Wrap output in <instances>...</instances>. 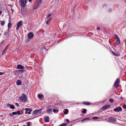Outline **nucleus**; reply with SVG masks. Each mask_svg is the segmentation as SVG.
<instances>
[{
	"mask_svg": "<svg viewBox=\"0 0 126 126\" xmlns=\"http://www.w3.org/2000/svg\"><path fill=\"white\" fill-rule=\"evenodd\" d=\"M51 15V14H49L48 15V16L47 18H48V17H49V16H50Z\"/></svg>",
	"mask_w": 126,
	"mask_h": 126,
	"instance_id": "e433bc0d",
	"label": "nucleus"
},
{
	"mask_svg": "<svg viewBox=\"0 0 126 126\" xmlns=\"http://www.w3.org/2000/svg\"><path fill=\"white\" fill-rule=\"evenodd\" d=\"M7 106L8 107H10V108L13 109H15V107L14 105H12L10 104H8Z\"/></svg>",
	"mask_w": 126,
	"mask_h": 126,
	"instance_id": "dca6fc26",
	"label": "nucleus"
},
{
	"mask_svg": "<svg viewBox=\"0 0 126 126\" xmlns=\"http://www.w3.org/2000/svg\"><path fill=\"white\" fill-rule=\"evenodd\" d=\"M115 41L116 44L118 45L120 43V40L118 36L116 35H115Z\"/></svg>",
	"mask_w": 126,
	"mask_h": 126,
	"instance_id": "39448f33",
	"label": "nucleus"
},
{
	"mask_svg": "<svg viewBox=\"0 0 126 126\" xmlns=\"http://www.w3.org/2000/svg\"><path fill=\"white\" fill-rule=\"evenodd\" d=\"M112 11V9H109V10H108V11L109 12H111Z\"/></svg>",
	"mask_w": 126,
	"mask_h": 126,
	"instance_id": "58836bf2",
	"label": "nucleus"
},
{
	"mask_svg": "<svg viewBox=\"0 0 126 126\" xmlns=\"http://www.w3.org/2000/svg\"><path fill=\"white\" fill-rule=\"evenodd\" d=\"M16 84L18 85H20L21 84V81L19 80H18L16 81Z\"/></svg>",
	"mask_w": 126,
	"mask_h": 126,
	"instance_id": "f3484780",
	"label": "nucleus"
},
{
	"mask_svg": "<svg viewBox=\"0 0 126 126\" xmlns=\"http://www.w3.org/2000/svg\"><path fill=\"white\" fill-rule=\"evenodd\" d=\"M12 114L13 115H16V112H12Z\"/></svg>",
	"mask_w": 126,
	"mask_h": 126,
	"instance_id": "72a5a7b5",
	"label": "nucleus"
},
{
	"mask_svg": "<svg viewBox=\"0 0 126 126\" xmlns=\"http://www.w3.org/2000/svg\"><path fill=\"white\" fill-rule=\"evenodd\" d=\"M19 0L21 2L20 5L21 6L23 7H25L26 4L24 2L25 0Z\"/></svg>",
	"mask_w": 126,
	"mask_h": 126,
	"instance_id": "0eeeda50",
	"label": "nucleus"
},
{
	"mask_svg": "<svg viewBox=\"0 0 126 126\" xmlns=\"http://www.w3.org/2000/svg\"><path fill=\"white\" fill-rule=\"evenodd\" d=\"M0 22L2 26H3L4 25L5 21H0Z\"/></svg>",
	"mask_w": 126,
	"mask_h": 126,
	"instance_id": "b1692460",
	"label": "nucleus"
},
{
	"mask_svg": "<svg viewBox=\"0 0 126 126\" xmlns=\"http://www.w3.org/2000/svg\"><path fill=\"white\" fill-rule=\"evenodd\" d=\"M116 118L112 117H110L109 119V120L110 122H116Z\"/></svg>",
	"mask_w": 126,
	"mask_h": 126,
	"instance_id": "1a4fd4ad",
	"label": "nucleus"
},
{
	"mask_svg": "<svg viewBox=\"0 0 126 126\" xmlns=\"http://www.w3.org/2000/svg\"><path fill=\"white\" fill-rule=\"evenodd\" d=\"M90 120L89 118L88 117L85 118H84L82 120H81V122H83L84 121H85L86 120Z\"/></svg>",
	"mask_w": 126,
	"mask_h": 126,
	"instance_id": "aec40b11",
	"label": "nucleus"
},
{
	"mask_svg": "<svg viewBox=\"0 0 126 126\" xmlns=\"http://www.w3.org/2000/svg\"><path fill=\"white\" fill-rule=\"evenodd\" d=\"M83 103L85 105H89L90 104V102H83Z\"/></svg>",
	"mask_w": 126,
	"mask_h": 126,
	"instance_id": "5701e85b",
	"label": "nucleus"
},
{
	"mask_svg": "<svg viewBox=\"0 0 126 126\" xmlns=\"http://www.w3.org/2000/svg\"><path fill=\"white\" fill-rule=\"evenodd\" d=\"M44 119L45 122H48L49 121V118L48 116L45 117L44 118Z\"/></svg>",
	"mask_w": 126,
	"mask_h": 126,
	"instance_id": "9b49d317",
	"label": "nucleus"
},
{
	"mask_svg": "<svg viewBox=\"0 0 126 126\" xmlns=\"http://www.w3.org/2000/svg\"><path fill=\"white\" fill-rule=\"evenodd\" d=\"M42 2V0H37L34 4V9H36L40 5Z\"/></svg>",
	"mask_w": 126,
	"mask_h": 126,
	"instance_id": "f03ea898",
	"label": "nucleus"
},
{
	"mask_svg": "<svg viewBox=\"0 0 126 126\" xmlns=\"http://www.w3.org/2000/svg\"><path fill=\"white\" fill-rule=\"evenodd\" d=\"M5 74V72H0V75H2Z\"/></svg>",
	"mask_w": 126,
	"mask_h": 126,
	"instance_id": "2f4dec72",
	"label": "nucleus"
},
{
	"mask_svg": "<svg viewBox=\"0 0 126 126\" xmlns=\"http://www.w3.org/2000/svg\"><path fill=\"white\" fill-rule=\"evenodd\" d=\"M28 2V0H25L24 2L26 3H27Z\"/></svg>",
	"mask_w": 126,
	"mask_h": 126,
	"instance_id": "79ce46f5",
	"label": "nucleus"
},
{
	"mask_svg": "<svg viewBox=\"0 0 126 126\" xmlns=\"http://www.w3.org/2000/svg\"><path fill=\"white\" fill-rule=\"evenodd\" d=\"M19 99L22 102H25L27 100V98L24 94L22 93Z\"/></svg>",
	"mask_w": 126,
	"mask_h": 126,
	"instance_id": "f257e3e1",
	"label": "nucleus"
},
{
	"mask_svg": "<svg viewBox=\"0 0 126 126\" xmlns=\"http://www.w3.org/2000/svg\"><path fill=\"white\" fill-rule=\"evenodd\" d=\"M2 13V12L1 11H0V15Z\"/></svg>",
	"mask_w": 126,
	"mask_h": 126,
	"instance_id": "49530a36",
	"label": "nucleus"
},
{
	"mask_svg": "<svg viewBox=\"0 0 126 126\" xmlns=\"http://www.w3.org/2000/svg\"><path fill=\"white\" fill-rule=\"evenodd\" d=\"M23 25L22 21H20L17 23L16 27V30H18L19 27Z\"/></svg>",
	"mask_w": 126,
	"mask_h": 126,
	"instance_id": "20e7f679",
	"label": "nucleus"
},
{
	"mask_svg": "<svg viewBox=\"0 0 126 126\" xmlns=\"http://www.w3.org/2000/svg\"><path fill=\"white\" fill-rule=\"evenodd\" d=\"M24 67L18 64L17 65V67L16 68L17 69H23L24 68Z\"/></svg>",
	"mask_w": 126,
	"mask_h": 126,
	"instance_id": "ddd939ff",
	"label": "nucleus"
},
{
	"mask_svg": "<svg viewBox=\"0 0 126 126\" xmlns=\"http://www.w3.org/2000/svg\"><path fill=\"white\" fill-rule=\"evenodd\" d=\"M52 111V110L51 109H49L48 110H47V113L48 114H49L51 113Z\"/></svg>",
	"mask_w": 126,
	"mask_h": 126,
	"instance_id": "a211bd4d",
	"label": "nucleus"
},
{
	"mask_svg": "<svg viewBox=\"0 0 126 126\" xmlns=\"http://www.w3.org/2000/svg\"><path fill=\"white\" fill-rule=\"evenodd\" d=\"M64 121L65 122H67L69 123V120L68 119H66V120H64Z\"/></svg>",
	"mask_w": 126,
	"mask_h": 126,
	"instance_id": "473e14b6",
	"label": "nucleus"
},
{
	"mask_svg": "<svg viewBox=\"0 0 126 126\" xmlns=\"http://www.w3.org/2000/svg\"><path fill=\"white\" fill-rule=\"evenodd\" d=\"M34 36L33 34L31 32L29 33L28 34V37L29 38H32Z\"/></svg>",
	"mask_w": 126,
	"mask_h": 126,
	"instance_id": "f8f14e48",
	"label": "nucleus"
},
{
	"mask_svg": "<svg viewBox=\"0 0 126 126\" xmlns=\"http://www.w3.org/2000/svg\"><path fill=\"white\" fill-rule=\"evenodd\" d=\"M9 115L11 117L13 116V115L12 114V113H10L9 114Z\"/></svg>",
	"mask_w": 126,
	"mask_h": 126,
	"instance_id": "c9c22d12",
	"label": "nucleus"
},
{
	"mask_svg": "<svg viewBox=\"0 0 126 126\" xmlns=\"http://www.w3.org/2000/svg\"><path fill=\"white\" fill-rule=\"evenodd\" d=\"M119 83V80L118 79H117L115 80L114 82V87L116 88L118 87Z\"/></svg>",
	"mask_w": 126,
	"mask_h": 126,
	"instance_id": "7ed1b4c3",
	"label": "nucleus"
},
{
	"mask_svg": "<svg viewBox=\"0 0 126 126\" xmlns=\"http://www.w3.org/2000/svg\"><path fill=\"white\" fill-rule=\"evenodd\" d=\"M51 18H49L48 20H47V22H46V23L47 24H48V23H49V22L50 21V20L51 19Z\"/></svg>",
	"mask_w": 126,
	"mask_h": 126,
	"instance_id": "a878e982",
	"label": "nucleus"
},
{
	"mask_svg": "<svg viewBox=\"0 0 126 126\" xmlns=\"http://www.w3.org/2000/svg\"><path fill=\"white\" fill-rule=\"evenodd\" d=\"M38 96L39 99H41L43 97V95L39 94H38Z\"/></svg>",
	"mask_w": 126,
	"mask_h": 126,
	"instance_id": "412c9836",
	"label": "nucleus"
},
{
	"mask_svg": "<svg viewBox=\"0 0 126 126\" xmlns=\"http://www.w3.org/2000/svg\"><path fill=\"white\" fill-rule=\"evenodd\" d=\"M69 112V111L68 109H65V111L64 113V114H67Z\"/></svg>",
	"mask_w": 126,
	"mask_h": 126,
	"instance_id": "6ab92c4d",
	"label": "nucleus"
},
{
	"mask_svg": "<svg viewBox=\"0 0 126 126\" xmlns=\"http://www.w3.org/2000/svg\"><path fill=\"white\" fill-rule=\"evenodd\" d=\"M12 11H14L13 10H12Z\"/></svg>",
	"mask_w": 126,
	"mask_h": 126,
	"instance_id": "603ef678",
	"label": "nucleus"
},
{
	"mask_svg": "<svg viewBox=\"0 0 126 126\" xmlns=\"http://www.w3.org/2000/svg\"><path fill=\"white\" fill-rule=\"evenodd\" d=\"M26 111H27L28 112V113L30 114L31 113V112L32 111V110L31 109L26 108L25 109Z\"/></svg>",
	"mask_w": 126,
	"mask_h": 126,
	"instance_id": "9d476101",
	"label": "nucleus"
},
{
	"mask_svg": "<svg viewBox=\"0 0 126 126\" xmlns=\"http://www.w3.org/2000/svg\"><path fill=\"white\" fill-rule=\"evenodd\" d=\"M66 124L65 123H63V126H66Z\"/></svg>",
	"mask_w": 126,
	"mask_h": 126,
	"instance_id": "37998d69",
	"label": "nucleus"
},
{
	"mask_svg": "<svg viewBox=\"0 0 126 126\" xmlns=\"http://www.w3.org/2000/svg\"><path fill=\"white\" fill-rule=\"evenodd\" d=\"M27 113H28V112L27 111H26V112H25V114H26Z\"/></svg>",
	"mask_w": 126,
	"mask_h": 126,
	"instance_id": "a18cd8bd",
	"label": "nucleus"
},
{
	"mask_svg": "<svg viewBox=\"0 0 126 126\" xmlns=\"http://www.w3.org/2000/svg\"><path fill=\"white\" fill-rule=\"evenodd\" d=\"M11 24L10 23H9L8 24V28H9L11 27Z\"/></svg>",
	"mask_w": 126,
	"mask_h": 126,
	"instance_id": "bb28decb",
	"label": "nucleus"
},
{
	"mask_svg": "<svg viewBox=\"0 0 126 126\" xmlns=\"http://www.w3.org/2000/svg\"><path fill=\"white\" fill-rule=\"evenodd\" d=\"M16 112V114H18L19 115L20 114V112L19 111H17Z\"/></svg>",
	"mask_w": 126,
	"mask_h": 126,
	"instance_id": "c85d7f7f",
	"label": "nucleus"
},
{
	"mask_svg": "<svg viewBox=\"0 0 126 126\" xmlns=\"http://www.w3.org/2000/svg\"><path fill=\"white\" fill-rule=\"evenodd\" d=\"M59 126H63V124H61Z\"/></svg>",
	"mask_w": 126,
	"mask_h": 126,
	"instance_id": "de8ad7c7",
	"label": "nucleus"
},
{
	"mask_svg": "<svg viewBox=\"0 0 126 126\" xmlns=\"http://www.w3.org/2000/svg\"><path fill=\"white\" fill-rule=\"evenodd\" d=\"M9 44L4 49L3 51L2 54V55H3L4 53L6 51L7 49L8 48V47L9 46Z\"/></svg>",
	"mask_w": 126,
	"mask_h": 126,
	"instance_id": "4468645a",
	"label": "nucleus"
},
{
	"mask_svg": "<svg viewBox=\"0 0 126 126\" xmlns=\"http://www.w3.org/2000/svg\"><path fill=\"white\" fill-rule=\"evenodd\" d=\"M123 108L124 109L126 108V105H123Z\"/></svg>",
	"mask_w": 126,
	"mask_h": 126,
	"instance_id": "f704fd0d",
	"label": "nucleus"
},
{
	"mask_svg": "<svg viewBox=\"0 0 126 126\" xmlns=\"http://www.w3.org/2000/svg\"><path fill=\"white\" fill-rule=\"evenodd\" d=\"M92 119H95V120L99 118L97 117H92Z\"/></svg>",
	"mask_w": 126,
	"mask_h": 126,
	"instance_id": "cd10ccee",
	"label": "nucleus"
},
{
	"mask_svg": "<svg viewBox=\"0 0 126 126\" xmlns=\"http://www.w3.org/2000/svg\"><path fill=\"white\" fill-rule=\"evenodd\" d=\"M16 104L17 105V106H19V105L17 103H16Z\"/></svg>",
	"mask_w": 126,
	"mask_h": 126,
	"instance_id": "c03bdc74",
	"label": "nucleus"
},
{
	"mask_svg": "<svg viewBox=\"0 0 126 126\" xmlns=\"http://www.w3.org/2000/svg\"><path fill=\"white\" fill-rule=\"evenodd\" d=\"M113 53L115 56H120V54L117 53H116V52H113Z\"/></svg>",
	"mask_w": 126,
	"mask_h": 126,
	"instance_id": "4be33fe9",
	"label": "nucleus"
},
{
	"mask_svg": "<svg viewBox=\"0 0 126 126\" xmlns=\"http://www.w3.org/2000/svg\"><path fill=\"white\" fill-rule=\"evenodd\" d=\"M30 122H29L28 123V125L27 126H30Z\"/></svg>",
	"mask_w": 126,
	"mask_h": 126,
	"instance_id": "4c0bfd02",
	"label": "nucleus"
},
{
	"mask_svg": "<svg viewBox=\"0 0 126 126\" xmlns=\"http://www.w3.org/2000/svg\"><path fill=\"white\" fill-rule=\"evenodd\" d=\"M42 110L41 109H40L39 110H34L32 114L33 115H36L38 113H40Z\"/></svg>",
	"mask_w": 126,
	"mask_h": 126,
	"instance_id": "423d86ee",
	"label": "nucleus"
},
{
	"mask_svg": "<svg viewBox=\"0 0 126 126\" xmlns=\"http://www.w3.org/2000/svg\"><path fill=\"white\" fill-rule=\"evenodd\" d=\"M114 111L115 112H117L121 111L122 110L121 108L120 107H119L113 109Z\"/></svg>",
	"mask_w": 126,
	"mask_h": 126,
	"instance_id": "6e6552de",
	"label": "nucleus"
},
{
	"mask_svg": "<svg viewBox=\"0 0 126 126\" xmlns=\"http://www.w3.org/2000/svg\"><path fill=\"white\" fill-rule=\"evenodd\" d=\"M23 126H26V125H24Z\"/></svg>",
	"mask_w": 126,
	"mask_h": 126,
	"instance_id": "3c124183",
	"label": "nucleus"
},
{
	"mask_svg": "<svg viewBox=\"0 0 126 126\" xmlns=\"http://www.w3.org/2000/svg\"><path fill=\"white\" fill-rule=\"evenodd\" d=\"M109 101L111 103H112L113 102V100L111 98L109 99Z\"/></svg>",
	"mask_w": 126,
	"mask_h": 126,
	"instance_id": "c756f323",
	"label": "nucleus"
},
{
	"mask_svg": "<svg viewBox=\"0 0 126 126\" xmlns=\"http://www.w3.org/2000/svg\"><path fill=\"white\" fill-rule=\"evenodd\" d=\"M110 107V106L109 105H106L102 107L101 108V109L102 110H104Z\"/></svg>",
	"mask_w": 126,
	"mask_h": 126,
	"instance_id": "2eb2a0df",
	"label": "nucleus"
},
{
	"mask_svg": "<svg viewBox=\"0 0 126 126\" xmlns=\"http://www.w3.org/2000/svg\"><path fill=\"white\" fill-rule=\"evenodd\" d=\"M72 34H69L68 35V36L69 37H70L72 36Z\"/></svg>",
	"mask_w": 126,
	"mask_h": 126,
	"instance_id": "a19ab883",
	"label": "nucleus"
},
{
	"mask_svg": "<svg viewBox=\"0 0 126 126\" xmlns=\"http://www.w3.org/2000/svg\"><path fill=\"white\" fill-rule=\"evenodd\" d=\"M53 112L55 113H57L58 112V110H55L54 109L53 110Z\"/></svg>",
	"mask_w": 126,
	"mask_h": 126,
	"instance_id": "393cba45",
	"label": "nucleus"
},
{
	"mask_svg": "<svg viewBox=\"0 0 126 126\" xmlns=\"http://www.w3.org/2000/svg\"><path fill=\"white\" fill-rule=\"evenodd\" d=\"M28 0L30 2H31L32 1V0Z\"/></svg>",
	"mask_w": 126,
	"mask_h": 126,
	"instance_id": "09e8293b",
	"label": "nucleus"
},
{
	"mask_svg": "<svg viewBox=\"0 0 126 126\" xmlns=\"http://www.w3.org/2000/svg\"><path fill=\"white\" fill-rule=\"evenodd\" d=\"M86 110V109H84L82 111V112L84 113H85Z\"/></svg>",
	"mask_w": 126,
	"mask_h": 126,
	"instance_id": "7c9ffc66",
	"label": "nucleus"
},
{
	"mask_svg": "<svg viewBox=\"0 0 126 126\" xmlns=\"http://www.w3.org/2000/svg\"><path fill=\"white\" fill-rule=\"evenodd\" d=\"M6 34V32H5V33H4V34H5H5Z\"/></svg>",
	"mask_w": 126,
	"mask_h": 126,
	"instance_id": "8fccbe9b",
	"label": "nucleus"
},
{
	"mask_svg": "<svg viewBox=\"0 0 126 126\" xmlns=\"http://www.w3.org/2000/svg\"><path fill=\"white\" fill-rule=\"evenodd\" d=\"M96 29L97 30H100V28L99 27H97V28Z\"/></svg>",
	"mask_w": 126,
	"mask_h": 126,
	"instance_id": "ea45409f",
	"label": "nucleus"
}]
</instances>
